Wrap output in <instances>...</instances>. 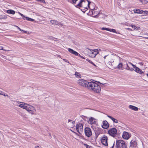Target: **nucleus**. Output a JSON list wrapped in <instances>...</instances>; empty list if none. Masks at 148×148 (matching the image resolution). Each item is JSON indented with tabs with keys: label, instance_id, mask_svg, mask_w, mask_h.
<instances>
[{
	"label": "nucleus",
	"instance_id": "nucleus-21",
	"mask_svg": "<svg viewBox=\"0 0 148 148\" xmlns=\"http://www.w3.org/2000/svg\"><path fill=\"white\" fill-rule=\"evenodd\" d=\"M75 121L71 120H69L68 123V126L72 128L74 126Z\"/></svg>",
	"mask_w": 148,
	"mask_h": 148
},
{
	"label": "nucleus",
	"instance_id": "nucleus-4",
	"mask_svg": "<svg viewBox=\"0 0 148 148\" xmlns=\"http://www.w3.org/2000/svg\"><path fill=\"white\" fill-rule=\"evenodd\" d=\"M28 112L33 114H35L36 109L33 106L27 104L25 109Z\"/></svg>",
	"mask_w": 148,
	"mask_h": 148
},
{
	"label": "nucleus",
	"instance_id": "nucleus-38",
	"mask_svg": "<svg viewBox=\"0 0 148 148\" xmlns=\"http://www.w3.org/2000/svg\"><path fill=\"white\" fill-rule=\"evenodd\" d=\"M128 63L129 64H131V65H132V66H133V68L134 69H135V68L136 67V66L135 65H134L131 62H129Z\"/></svg>",
	"mask_w": 148,
	"mask_h": 148
},
{
	"label": "nucleus",
	"instance_id": "nucleus-22",
	"mask_svg": "<svg viewBox=\"0 0 148 148\" xmlns=\"http://www.w3.org/2000/svg\"><path fill=\"white\" fill-rule=\"evenodd\" d=\"M134 70L135 71L136 73L140 74H142L143 73V71L140 69L136 66L135 69H134Z\"/></svg>",
	"mask_w": 148,
	"mask_h": 148
},
{
	"label": "nucleus",
	"instance_id": "nucleus-52",
	"mask_svg": "<svg viewBox=\"0 0 148 148\" xmlns=\"http://www.w3.org/2000/svg\"><path fill=\"white\" fill-rule=\"evenodd\" d=\"M147 77H148V73L147 74Z\"/></svg>",
	"mask_w": 148,
	"mask_h": 148
},
{
	"label": "nucleus",
	"instance_id": "nucleus-19",
	"mask_svg": "<svg viewBox=\"0 0 148 148\" xmlns=\"http://www.w3.org/2000/svg\"><path fill=\"white\" fill-rule=\"evenodd\" d=\"M109 127V124L106 121H104L103 122L102 127L105 129H106Z\"/></svg>",
	"mask_w": 148,
	"mask_h": 148
},
{
	"label": "nucleus",
	"instance_id": "nucleus-49",
	"mask_svg": "<svg viewBox=\"0 0 148 148\" xmlns=\"http://www.w3.org/2000/svg\"><path fill=\"white\" fill-rule=\"evenodd\" d=\"M18 27V29H19V30L21 31H23V30H22L19 27Z\"/></svg>",
	"mask_w": 148,
	"mask_h": 148
},
{
	"label": "nucleus",
	"instance_id": "nucleus-15",
	"mask_svg": "<svg viewBox=\"0 0 148 148\" xmlns=\"http://www.w3.org/2000/svg\"><path fill=\"white\" fill-rule=\"evenodd\" d=\"M104 59L105 62L107 63L110 65H112V63L114 62V60L110 56H108L106 58Z\"/></svg>",
	"mask_w": 148,
	"mask_h": 148
},
{
	"label": "nucleus",
	"instance_id": "nucleus-24",
	"mask_svg": "<svg viewBox=\"0 0 148 148\" xmlns=\"http://www.w3.org/2000/svg\"><path fill=\"white\" fill-rule=\"evenodd\" d=\"M129 108L131 109L134 111H138V107L134 106L132 105H130L129 106Z\"/></svg>",
	"mask_w": 148,
	"mask_h": 148
},
{
	"label": "nucleus",
	"instance_id": "nucleus-47",
	"mask_svg": "<svg viewBox=\"0 0 148 148\" xmlns=\"http://www.w3.org/2000/svg\"><path fill=\"white\" fill-rule=\"evenodd\" d=\"M38 1L41 2L42 3H45V1L44 0H39Z\"/></svg>",
	"mask_w": 148,
	"mask_h": 148
},
{
	"label": "nucleus",
	"instance_id": "nucleus-27",
	"mask_svg": "<svg viewBox=\"0 0 148 148\" xmlns=\"http://www.w3.org/2000/svg\"><path fill=\"white\" fill-rule=\"evenodd\" d=\"M7 13L8 14H15V11L12 10H7Z\"/></svg>",
	"mask_w": 148,
	"mask_h": 148
},
{
	"label": "nucleus",
	"instance_id": "nucleus-7",
	"mask_svg": "<svg viewBox=\"0 0 148 148\" xmlns=\"http://www.w3.org/2000/svg\"><path fill=\"white\" fill-rule=\"evenodd\" d=\"M92 12L93 16L96 18H98L102 14L100 12L99 9L97 8H95L92 10Z\"/></svg>",
	"mask_w": 148,
	"mask_h": 148
},
{
	"label": "nucleus",
	"instance_id": "nucleus-46",
	"mask_svg": "<svg viewBox=\"0 0 148 148\" xmlns=\"http://www.w3.org/2000/svg\"><path fill=\"white\" fill-rule=\"evenodd\" d=\"M138 63L141 66H143L144 65V63L143 62H140Z\"/></svg>",
	"mask_w": 148,
	"mask_h": 148
},
{
	"label": "nucleus",
	"instance_id": "nucleus-20",
	"mask_svg": "<svg viewBox=\"0 0 148 148\" xmlns=\"http://www.w3.org/2000/svg\"><path fill=\"white\" fill-rule=\"evenodd\" d=\"M68 50L71 53L73 54L75 56H80V54L78 53L77 52L74 51V50H73V49L69 48L68 49Z\"/></svg>",
	"mask_w": 148,
	"mask_h": 148
},
{
	"label": "nucleus",
	"instance_id": "nucleus-23",
	"mask_svg": "<svg viewBox=\"0 0 148 148\" xmlns=\"http://www.w3.org/2000/svg\"><path fill=\"white\" fill-rule=\"evenodd\" d=\"M50 22L52 24H55L56 25H61V23L56 21L51 20L50 21Z\"/></svg>",
	"mask_w": 148,
	"mask_h": 148
},
{
	"label": "nucleus",
	"instance_id": "nucleus-17",
	"mask_svg": "<svg viewBox=\"0 0 148 148\" xmlns=\"http://www.w3.org/2000/svg\"><path fill=\"white\" fill-rule=\"evenodd\" d=\"M123 138L125 139H128L130 137L129 134L127 132L124 131L122 135Z\"/></svg>",
	"mask_w": 148,
	"mask_h": 148
},
{
	"label": "nucleus",
	"instance_id": "nucleus-32",
	"mask_svg": "<svg viewBox=\"0 0 148 148\" xmlns=\"http://www.w3.org/2000/svg\"><path fill=\"white\" fill-rule=\"evenodd\" d=\"M75 75L76 77L80 78L81 77V75L79 73L77 72H76L75 73Z\"/></svg>",
	"mask_w": 148,
	"mask_h": 148
},
{
	"label": "nucleus",
	"instance_id": "nucleus-35",
	"mask_svg": "<svg viewBox=\"0 0 148 148\" xmlns=\"http://www.w3.org/2000/svg\"><path fill=\"white\" fill-rule=\"evenodd\" d=\"M95 51H96L97 53V54H99L100 52H101L102 51L99 49H95Z\"/></svg>",
	"mask_w": 148,
	"mask_h": 148
},
{
	"label": "nucleus",
	"instance_id": "nucleus-26",
	"mask_svg": "<svg viewBox=\"0 0 148 148\" xmlns=\"http://www.w3.org/2000/svg\"><path fill=\"white\" fill-rule=\"evenodd\" d=\"M107 116L111 119L114 122L116 123H118V121L116 119L114 118L113 117L109 115H108Z\"/></svg>",
	"mask_w": 148,
	"mask_h": 148
},
{
	"label": "nucleus",
	"instance_id": "nucleus-48",
	"mask_svg": "<svg viewBox=\"0 0 148 148\" xmlns=\"http://www.w3.org/2000/svg\"><path fill=\"white\" fill-rule=\"evenodd\" d=\"M80 56H79L81 58H83V59H85V58L83 56H81L80 54Z\"/></svg>",
	"mask_w": 148,
	"mask_h": 148
},
{
	"label": "nucleus",
	"instance_id": "nucleus-36",
	"mask_svg": "<svg viewBox=\"0 0 148 148\" xmlns=\"http://www.w3.org/2000/svg\"><path fill=\"white\" fill-rule=\"evenodd\" d=\"M87 60V61H88L90 63H91V64H92L93 65L95 66H96V65H95V64H94V63L93 62L91 61L90 60Z\"/></svg>",
	"mask_w": 148,
	"mask_h": 148
},
{
	"label": "nucleus",
	"instance_id": "nucleus-41",
	"mask_svg": "<svg viewBox=\"0 0 148 148\" xmlns=\"http://www.w3.org/2000/svg\"><path fill=\"white\" fill-rule=\"evenodd\" d=\"M78 0H72L71 3H73L74 4H75L76 3V2Z\"/></svg>",
	"mask_w": 148,
	"mask_h": 148
},
{
	"label": "nucleus",
	"instance_id": "nucleus-33",
	"mask_svg": "<svg viewBox=\"0 0 148 148\" xmlns=\"http://www.w3.org/2000/svg\"><path fill=\"white\" fill-rule=\"evenodd\" d=\"M143 4H146L148 2V0H139Z\"/></svg>",
	"mask_w": 148,
	"mask_h": 148
},
{
	"label": "nucleus",
	"instance_id": "nucleus-16",
	"mask_svg": "<svg viewBox=\"0 0 148 148\" xmlns=\"http://www.w3.org/2000/svg\"><path fill=\"white\" fill-rule=\"evenodd\" d=\"M109 51L107 50H103L101 52H100V54L101 56L103 57L104 59L106 58L108 56Z\"/></svg>",
	"mask_w": 148,
	"mask_h": 148
},
{
	"label": "nucleus",
	"instance_id": "nucleus-51",
	"mask_svg": "<svg viewBox=\"0 0 148 148\" xmlns=\"http://www.w3.org/2000/svg\"><path fill=\"white\" fill-rule=\"evenodd\" d=\"M39 146H38L35 147L34 148H39Z\"/></svg>",
	"mask_w": 148,
	"mask_h": 148
},
{
	"label": "nucleus",
	"instance_id": "nucleus-11",
	"mask_svg": "<svg viewBox=\"0 0 148 148\" xmlns=\"http://www.w3.org/2000/svg\"><path fill=\"white\" fill-rule=\"evenodd\" d=\"M76 129L78 133L81 134L83 131V125L80 123L77 124L76 125Z\"/></svg>",
	"mask_w": 148,
	"mask_h": 148
},
{
	"label": "nucleus",
	"instance_id": "nucleus-34",
	"mask_svg": "<svg viewBox=\"0 0 148 148\" xmlns=\"http://www.w3.org/2000/svg\"><path fill=\"white\" fill-rule=\"evenodd\" d=\"M102 57L101 56H99L98 58L97 59V61L99 62H100L103 59Z\"/></svg>",
	"mask_w": 148,
	"mask_h": 148
},
{
	"label": "nucleus",
	"instance_id": "nucleus-30",
	"mask_svg": "<svg viewBox=\"0 0 148 148\" xmlns=\"http://www.w3.org/2000/svg\"><path fill=\"white\" fill-rule=\"evenodd\" d=\"M0 95H3L5 97H8V95L7 94H5L4 92L1 90H0Z\"/></svg>",
	"mask_w": 148,
	"mask_h": 148
},
{
	"label": "nucleus",
	"instance_id": "nucleus-10",
	"mask_svg": "<svg viewBox=\"0 0 148 148\" xmlns=\"http://www.w3.org/2000/svg\"><path fill=\"white\" fill-rule=\"evenodd\" d=\"M108 137L104 135L102 136V137L101 138V140L102 144L105 146H108Z\"/></svg>",
	"mask_w": 148,
	"mask_h": 148
},
{
	"label": "nucleus",
	"instance_id": "nucleus-42",
	"mask_svg": "<svg viewBox=\"0 0 148 148\" xmlns=\"http://www.w3.org/2000/svg\"><path fill=\"white\" fill-rule=\"evenodd\" d=\"M130 26L133 28H134V29H135L136 28V27L135 26L133 25H131Z\"/></svg>",
	"mask_w": 148,
	"mask_h": 148
},
{
	"label": "nucleus",
	"instance_id": "nucleus-39",
	"mask_svg": "<svg viewBox=\"0 0 148 148\" xmlns=\"http://www.w3.org/2000/svg\"><path fill=\"white\" fill-rule=\"evenodd\" d=\"M0 50H4V51H10V50H6L3 49V47H2L1 46H0Z\"/></svg>",
	"mask_w": 148,
	"mask_h": 148
},
{
	"label": "nucleus",
	"instance_id": "nucleus-53",
	"mask_svg": "<svg viewBox=\"0 0 148 148\" xmlns=\"http://www.w3.org/2000/svg\"><path fill=\"white\" fill-rule=\"evenodd\" d=\"M147 39H148V37L146 38Z\"/></svg>",
	"mask_w": 148,
	"mask_h": 148
},
{
	"label": "nucleus",
	"instance_id": "nucleus-3",
	"mask_svg": "<svg viewBox=\"0 0 148 148\" xmlns=\"http://www.w3.org/2000/svg\"><path fill=\"white\" fill-rule=\"evenodd\" d=\"M116 148H126L127 145L125 142L123 140H116Z\"/></svg>",
	"mask_w": 148,
	"mask_h": 148
},
{
	"label": "nucleus",
	"instance_id": "nucleus-29",
	"mask_svg": "<svg viewBox=\"0 0 148 148\" xmlns=\"http://www.w3.org/2000/svg\"><path fill=\"white\" fill-rule=\"evenodd\" d=\"M109 31L115 33L117 34H119V33L118 32H116L115 29H111L109 28Z\"/></svg>",
	"mask_w": 148,
	"mask_h": 148
},
{
	"label": "nucleus",
	"instance_id": "nucleus-31",
	"mask_svg": "<svg viewBox=\"0 0 148 148\" xmlns=\"http://www.w3.org/2000/svg\"><path fill=\"white\" fill-rule=\"evenodd\" d=\"M123 65L122 63H120L118 65L117 67L119 69H121L123 67Z\"/></svg>",
	"mask_w": 148,
	"mask_h": 148
},
{
	"label": "nucleus",
	"instance_id": "nucleus-6",
	"mask_svg": "<svg viewBox=\"0 0 148 148\" xmlns=\"http://www.w3.org/2000/svg\"><path fill=\"white\" fill-rule=\"evenodd\" d=\"M77 83L79 85L88 88V84L90 83V82H88L82 79H80L78 80Z\"/></svg>",
	"mask_w": 148,
	"mask_h": 148
},
{
	"label": "nucleus",
	"instance_id": "nucleus-12",
	"mask_svg": "<svg viewBox=\"0 0 148 148\" xmlns=\"http://www.w3.org/2000/svg\"><path fill=\"white\" fill-rule=\"evenodd\" d=\"M85 134L88 137H90L92 135L91 129L89 127H86L84 129Z\"/></svg>",
	"mask_w": 148,
	"mask_h": 148
},
{
	"label": "nucleus",
	"instance_id": "nucleus-2",
	"mask_svg": "<svg viewBox=\"0 0 148 148\" xmlns=\"http://www.w3.org/2000/svg\"><path fill=\"white\" fill-rule=\"evenodd\" d=\"M87 3L84 0H81L79 3L75 6L77 7H82L86 9L85 11L89 8V5L91 2L87 0Z\"/></svg>",
	"mask_w": 148,
	"mask_h": 148
},
{
	"label": "nucleus",
	"instance_id": "nucleus-18",
	"mask_svg": "<svg viewBox=\"0 0 148 148\" xmlns=\"http://www.w3.org/2000/svg\"><path fill=\"white\" fill-rule=\"evenodd\" d=\"M123 68L126 70L130 71L131 72H132L134 70V69L130 68L127 63H126V64H124L123 65Z\"/></svg>",
	"mask_w": 148,
	"mask_h": 148
},
{
	"label": "nucleus",
	"instance_id": "nucleus-5",
	"mask_svg": "<svg viewBox=\"0 0 148 148\" xmlns=\"http://www.w3.org/2000/svg\"><path fill=\"white\" fill-rule=\"evenodd\" d=\"M108 132L109 134L113 137H116L119 136L117 130L114 128H112L109 130Z\"/></svg>",
	"mask_w": 148,
	"mask_h": 148
},
{
	"label": "nucleus",
	"instance_id": "nucleus-40",
	"mask_svg": "<svg viewBox=\"0 0 148 148\" xmlns=\"http://www.w3.org/2000/svg\"><path fill=\"white\" fill-rule=\"evenodd\" d=\"M84 145L86 147V148H91V147L88 145L86 144H84Z\"/></svg>",
	"mask_w": 148,
	"mask_h": 148
},
{
	"label": "nucleus",
	"instance_id": "nucleus-14",
	"mask_svg": "<svg viewBox=\"0 0 148 148\" xmlns=\"http://www.w3.org/2000/svg\"><path fill=\"white\" fill-rule=\"evenodd\" d=\"M97 120L94 118L91 117L89 119L88 123L91 125H96L97 123Z\"/></svg>",
	"mask_w": 148,
	"mask_h": 148
},
{
	"label": "nucleus",
	"instance_id": "nucleus-8",
	"mask_svg": "<svg viewBox=\"0 0 148 148\" xmlns=\"http://www.w3.org/2000/svg\"><path fill=\"white\" fill-rule=\"evenodd\" d=\"M15 105L23 109H26L27 103L24 102L17 101L15 102Z\"/></svg>",
	"mask_w": 148,
	"mask_h": 148
},
{
	"label": "nucleus",
	"instance_id": "nucleus-43",
	"mask_svg": "<svg viewBox=\"0 0 148 148\" xmlns=\"http://www.w3.org/2000/svg\"><path fill=\"white\" fill-rule=\"evenodd\" d=\"M23 32L25 33H26L27 34H29L30 33H31V32H27V31H24V30H23Z\"/></svg>",
	"mask_w": 148,
	"mask_h": 148
},
{
	"label": "nucleus",
	"instance_id": "nucleus-44",
	"mask_svg": "<svg viewBox=\"0 0 148 148\" xmlns=\"http://www.w3.org/2000/svg\"><path fill=\"white\" fill-rule=\"evenodd\" d=\"M18 13L21 15L22 17H23V18H24V17H25L24 15L22 14L20 12H18Z\"/></svg>",
	"mask_w": 148,
	"mask_h": 148
},
{
	"label": "nucleus",
	"instance_id": "nucleus-50",
	"mask_svg": "<svg viewBox=\"0 0 148 148\" xmlns=\"http://www.w3.org/2000/svg\"><path fill=\"white\" fill-rule=\"evenodd\" d=\"M127 30H130V31H132V29H130V28H127Z\"/></svg>",
	"mask_w": 148,
	"mask_h": 148
},
{
	"label": "nucleus",
	"instance_id": "nucleus-25",
	"mask_svg": "<svg viewBox=\"0 0 148 148\" xmlns=\"http://www.w3.org/2000/svg\"><path fill=\"white\" fill-rule=\"evenodd\" d=\"M134 12L135 13L142 14L143 12V11L139 9H134Z\"/></svg>",
	"mask_w": 148,
	"mask_h": 148
},
{
	"label": "nucleus",
	"instance_id": "nucleus-45",
	"mask_svg": "<svg viewBox=\"0 0 148 148\" xmlns=\"http://www.w3.org/2000/svg\"><path fill=\"white\" fill-rule=\"evenodd\" d=\"M143 12L146 14H148V11H143Z\"/></svg>",
	"mask_w": 148,
	"mask_h": 148
},
{
	"label": "nucleus",
	"instance_id": "nucleus-13",
	"mask_svg": "<svg viewBox=\"0 0 148 148\" xmlns=\"http://www.w3.org/2000/svg\"><path fill=\"white\" fill-rule=\"evenodd\" d=\"M89 50L88 53L89 54L90 56L92 58H95L98 54L95 49L93 50L88 49Z\"/></svg>",
	"mask_w": 148,
	"mask_h": 148
},
{
	"label": "nucleus",
	"instance_id": "nucleus-28",
	"mask_svg": "<svg viewBox=\"0 0 148 148\" xmlns=\"http://www.w3.org/2000/svg\"><path fill=\"white\" fill-rule=\"evenodd\" d=\"M24 20H27L31 21H35V20L34 19L25 17H24Z\"/></svg>",
	"mask_w": 148,
	"mask_h": 148
},
{
	"label": "nucleus",
	"instance_id": "nucleus-1",
	"mask_svg": "<svg viewBox=\"0 0 148 148\" xmlns=\"http://www.w3.org/2000/svg\"><path fill=\"white\" fill-rule=\"evenodd\" d=\"M104 85L106 83H101L99 82H90L88 84V89L91 91L97 93H99L101 91V88L100 86L97 83Z\"/></svg>",
	"mask_w": 148,
	"mask_h": 148
},
{
	"label": "nucleus",
	"instance_id": "nucleus-37",
	"mask_svg": "<svg viewBox=\"0 0 148 148\" xmlns=\"http://www.w3.org/2000/svg\"><path fill=\"white\" fill-rule=\"evenodd\" d=\"M101 29L103 30H106L109 31V28L102 27L101 28Z\"/></svg>",
	"mask_w": 148,
	"mask_h": 148
},
{
	"label": "nucleus",
	"instance_id": "nucleus-9",
	"mask_svg": "<svg viewBox=\"0 0 148 148\" xmlns=\"http://www.w3.org/2000/svg\"><path fill=\"white\" fill-rule=\"evenodd\" d=\"M137 140L135 138L133 139L130 143V146L135 148H136L137 147Z\"/></svg>",
	"mask_w": 148,
	"mask_h": 148
}]
</instances>
